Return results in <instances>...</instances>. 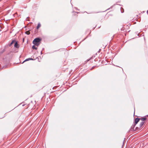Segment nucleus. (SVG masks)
Returning a JSON list of instances; mask_svg holds the SVG:
<instances>
[{
  "label": "nucleus",
  "instance_id": "nucleus-1",
  "mask_svg": "<svg viewBox=\"0 0 148 148\" xmlns=\"http://www.w3.org/2000/svg\"><path fill=\"white\" fill-rule=\"evenodd\" d=\"M41 41V39L39 38H35L33 41V43L35 45L38 46V43Z\"/></svg>",
  "mask_w": 148,
  "mask_h": 148
},
{
  "label": "nucleus",
  "instance_id": "nucleus-2",
  "mask_svg": "<svg viewBox=\"0 0 148 148\" xmlns=\"http://www.w3.org/2000/svg\"><path fill=\"white\" fill-rule=\"evenodd\" d=\"M14 47H15L18 48L19 47V45L18 44L17 42H16L14 44Z\"/></svg>",
  "mask_w": 148,
  "mask_h": 148
},
{
  "label": "nucleus",
  "instance_id": "nucleus-3",
  "mask_svg": "<svg viewBox=\"0 0 148 148\" xmlns=\"http://www.w3.org/2000/svg\"><path fill=\"white\" fill-rule=\"evenodd\" d=\"M139 120H140V118H136L135 120V124H137L138 123L139 121Z\"/></svg>",
  "mask_w": 148,
  "mask_h": 148
},
{
  "label": "nucleus",
  "instance_id": "nucleus-4",
  "mask_svg": "<svg viewBox=\"0 0 148 148\" xmlns=\"http://www.w3.org/2000/svg\"><path fill=\"white\" fill-rule=\"evenodd\" d=\"M145 121H141L140 122V128H141L142 126H143V125L145 123Z\"/></svg>",
  "mask_w": 148,
  "mask_h": 148
},
{
  "label": "nucleus",
  "instance_id": "nucleus-5",
  "mask_svg": "<svg viewBox=\"0 0 148 148\" xmlns=\"http://www.w3.org/2000/svg\"><path fill=\"white\" fill-rule=\"evenodd\" d=\"M33 60V59L31 58H29L27 59H26L24 61H23V62L22 63H23L24 62L28 61L29 60Z\"/></svg>",
  "mask_w": 148,
  "mask_h": 148
},
{
  "label": "nucleus",
  "instance_id": "nucleus-6",
  "mask_svg": "<svg viewBox=\"0 0 148 148\" xmlns=\"http://www.w3.org/2000/svg\"><path fill=\"white\" fill-rule=\"evenodd\" d=\"M140 120H141V121H144L146 119V118H140Z\"/></svg>",
  "mask_w": 148,
  "mask_h": 148
},
{
  "label": "nucleus",
  "instance_id": "nucleus-7",
  "mask_svg": "<svg viewBox=\"0 0 148 148\" xmlns=\"http://www.w3.org/2000/svg\"><path fill=\"white\" fill-rule=\"evenodd\" d=\"M41 26V25L40 23H38V24L37 26V29H38Z\"/></svg>",
  "mask_w": 148,
  "mask_h": 148
},
{
  "label": "nucleus",
  "instance_id": "nucleus-8",
  "mask_svg": "<svg viewBox=\"0 0 148 148\" xmlns=\"http://www.w3.org/2000/svg\"><path fill=\"white\" fill-rule=\"evenodd\" d=\"M15 42V41L14 40H12L11 43L9 45V46L10 47Z\"/></svg>",
  "mask_w": 148,
  "mask_h": 148
},
{
  "label": "nucleus",
  "instance_id": "nucleus-9",
  "mask_svg": "<svg viewBox=\"0 0 148 148\" xmlns=\"http://www.w3.org/2000/svg\"><path fill=\"white\" fill-rule=\"evenodd\" d=\"M32 48L33 49H37V48L36 47L35 45H33L32 47Z\"/></svg>",
  "mask_w": 148,
  "mask_h": 148
},
{
  "label": "nucleus",
  "instance_id": "nucleus-10",
  "mask_svg": "<svg viewBox=\"0 0 148 148\" xmlns=\"http://www.w3.org/2000/svg\"><path fill=\"white\" fill-rule=\"evenodd\" d=\"M25 34H27V35H29L30 34V32H29V31H26L25 32Z\"/></svg>",
  "mask_w": 148,
  "mask_h": 148
},
{
  "label": "nucleus",
  "instance_id": "nucleus-11",
  "mask_svg": "<svg viewBox=\"0 0 148 148\" xmlns=\"http://www.w3.org/2000/svg\"><path fill=\"white\" fill-rule=\"evenodd\" d=\"M3 67H2V69H3Z\"/></svg>",
  "mask_w": 148,
  "mask_h": 148
},
{
  "label": "nucleus",
  "instance_id": "nucleus-12",
  "mask_svg": "<svg viewBox=\"0 0 148 148\" xmlns=\"http://www.w3.org/2000/svg\"><path fill=\"white\" fill-rule=\"evenodd\" d=\"M147 116H148V115Z\"/></svg>",
  "mask_w": 148,
  "mask_h": 148
}]
</instances>
